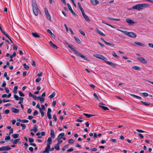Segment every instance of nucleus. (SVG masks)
Instances as JSON below:
<instances>
[{"mask_svg":"<svg viewBox=\"0 0 153 153\" xmlns=\"http://www.w3.org/2000/svg\"><path fill=\"white\" fill-rule=\"evenodd\" d=\"M20 139L19 138L15 139L13 142V144H16L20 141Z\"/></svg>","mask_w":153,"mask_h":153,"instance_id":"obj_24","label":"nucleus"},{"mask_svg":"<svg viewBox=\"0 0 153 153\" xmlns=\"http://www.w3.org/2000/svg\"><path fill=\"white\" fill-rule=\"evenodd\" d=\"M11 110L13 112L16 113H17L19 112V110L14 108H12Z\"/></svg>","mask_w":153,"mask_h":153,"instance_id":"obj_23","label":"nucleus"},{"mask_svg":"<svg viewBox=\"0 0 153 153\" xmlns=\"http://www.w3.org/2000/svg\"><path fill=\"white\" fill-rule=\"evenodd\" d=\"M132 68L134 70H139L140 69V68L137 66H134L132 67Z\"/></svg>","mask_w":153,"mask_h":153,"instance_id":"obj_35","label":"nucleus"},{"mask_svg":"<svg viewBox=\"0 0 153 153\" xmlns=\"http://www.w3.org/2000/svg\"><path fill=\"white\" fill-rule=\"evenodd\" d=\"M148 45L150 47L153 48V44L149 43Z\"/></svg>","mask_w":153,"mask_h":153,"instance_id":"obj_63","label":"nucleus"},{"mask_svg":"<svg viewBox=\"0 0 153 153\" xmlns=\"http://www.w3.org/2000/svg\"><path fill=\"white\" fill-rule=\"evenodd\" d=\"M17 46L15 45H14L13 46V49L15 50H17Z\"/></svg>","mask_w":153,"mask_h":153,"instance_id":"obj_60","label":"nucleus"},{"mask_svg":"<svg viewBox=\"0 0 153 153\" xmlns=\"http://www.w3.org/2000/svg\"><path fill=\"white\" fill-rule=\"evenodd\" d=\"M36 135L38 136L37 137V138H41V137H42V135H41L40 134V133L37 132L36 134Z\"/></svg>","mask_w":153,"mask_h":153,"instance_id":"obj_40","label":"nucleus"},{"mask_svg":"<svg viewBox=\"0 0 153 153\" xmlns=\"http://www.w3.org/2000/svg\"><path fill=\"white\" fill-rule=\"evenodd\" d=\"M28 122V120H27L24 119L22 120V123H27Z\"/></svg>","mask_w":153,"mask_h":153,"instance_id":"obj_46","label":"nucleus"},{"mask_svg":"<svg viewBox=\"0 0 153 153\" xmlns=\"http://www.w3.org/2000/svg\"><path fill=\"white\" fill-rule=\"evenodd\" d=\"M49 42L51 47L56 49L57 48V46L56 45L53 44L52 41H50Z\"/></svg>","mask_w":153,"mask_h":153,"instance_id":"obj_11","label":"nucleus"},{"mask_svg":"<svg viewBox=\"0 0 153 153\" xmlns=\"http://www.w3.org/2000/svg\"><path fill=\"white\" fill-rule=\"evenodd\" d=\"M112 55L113 56L116 58H119V56L117 55L116 53L114 51L113 52Z\"/></svg>","mask_w":153,"mask_h":153,"instance_id":"obj_31","label":"nucleus"},{"mask_svg":"<svg viewBox=\"0 0 153 153\" xmlns=\"http://www.w3.org/2000/svg\"><path fill=\"white\" fill-rule=\"evenodd\" d=\"M103 42L105 44L107 45H108L109 46H111L112 45V44H111V43L107 42L106 41H105L104 40H103Z\"/></svg>","mask_w":153,"mask_h":153,"instance_id":"obj_36","label":"nucleus"},{"mask_svg":"<svg viewBox=\"0 0 153 153\" xmlns=\"http://www.w3.org/2000/svg\"><path fill=\"white\" fill-rule=\"evenodd\" d=\"M64 133H62L60 134L58 136L57 139L59 140L62 138L63 137L64 135Z\"/></svg>","mask_w":153,"mask_h":153,"instance_id":"obj_15","label":"nucleus"},{"mask_svg":"<svg viewBox=\"0 0 153 153\" xmlns=\"http://www.w3.org/2000/svg\"><path fill=\"white\" fill-rule=\"evenodd\" d=\"M79 9H80V11H81L82 14H84V13H85L84 10H83V8L82 7H81V8H79Z\"/></svg>","mask_w":153,"mask_h":153,"instance_id":"obj_54","label":"nucleus"},{"mask_svg":"<svg viewBox=\"0 0 153 153\" xmlns=\"http://www.w3.org/2000/svg\"><path fill=\"white\" fill-rule=\"evenodd\" d=\"M28 140H29V142L31 143H33V141H34V140H33V138H30L29 137V138Z\"/></svg>","mask_w":153,"mask_h":153,"instance_id":"obj_50","label":"nucleus"},{"mask_svg":"<svg viewBox=\"0 0 153 153\" xmlns=\"http://www.w3.org/2000/svg\"><path fill=\"white\" fill-rule=\"evenodd\" d=\"M96 30L97 32L100 34L104 36H105V35L100 30L97 28V27L96 28Z\"/></svg>","mask_w":153,"mask_h":153,"instance_id":"obj_18","label":"nucleus"},{"mask_svg":"<svg viewBox=\"0 0 153 153\" xmlns=\"http://www.w3.org/2000/svg\"><path fill=\"white\" fill-rule=\"evenodd\" d=\"M21 126L22 127V130H24L25 129V128H26V126L25 124H21Z\"/></svg>","mask_w":153,"mask_h":153,"instance_id":"obj_49","label":"nucleus"},{"mask_svg":"<svg viewBox=\"0 0 153 153\" xmlns=\"http://www.w3.org/2000/svg\"><path fill=\"white\" fill-rule=\"evenodd\" d=\"M74 37L75 39L76 40V41H77V42L78 43H80V42H81L80 41L79 39L78 38V37Z\"/></svg>","mask_w":153,"mask_h":153,"instance_id":"obj_39","label":"nucleus"},{"mask_svg":"<svg viewBox=\"0 0 153 153\" xmlns=\"http://www.w3.org/2000/svg\"><path fill=\"white\" fill-rule=\"evenodd\" d=\"M50 134L52 138H55V135L54 133V132L53 129H51V130Z\"/></svg>","mask_w":153,"mask_h":153,"instance_id":"obj_12","label":"nucleus"},{"mask_svg":"<svg viewBox=\"0 0 153 153\" xmlns=\"http://www.w3.org/2000/svg\"><path fill=\"white\" fill-rule=\"evenodd\" d=\"M55 95L56 93L55 92H54L49 96V97L51 99H52L55 97Z\"/></svg>","mask_w":153,"mask_h":153,"instance_id":"obj_30","label":"nucleus"},{"mask_svg":"<svg viewBox=\"0 0 153 153\" xmlns=\"http://www.w3.org/2000/svg\"><path fill=\"white\" fill-rule=\"evenodd\" d=\"M141 102L144 105L146 106H149L150 104V103L147 102H143L142 101H141Z\"/></svg>","mask_w":153,"mask_h":153,"instance_id":"obj_33","label":"nucleus"},{"mask_svg":"<svg viewBox=\"0 0 153 153\" xmlns=\"http://www.w3.org/2000/svg\"><path fill=\"white\" fill-rule=\"evenodd\" d=\"M99 106L100 107L102 108L104 110H106L109 109L107 107L100 105V103L99 104Z\"/></svg>","mask_w":153,"mask_h":153,"instance_id":"obj_21","label":"nucleus"},{"mask_svg":"<svg viewBox=\"0 0 153 153\" xmlns=\"http://www.w3.org/2000/svg\"><path fill=\"white\" fill-rule=\"evenodd\" d=\"M74 142V140L72 139H71L70 140H69L68 141V142L71 144L73 143Z\"/></svg>","mask_w":153,"mask_h":153,"instance_id":"obj_38","label":"nucleus"},{"mask_svg":"<svg viewBox=\"0 0 153 153\" xmlns=\"http://www.w3.org/2000/svg\"><path fill=\"white\" fill-rule=\"evenodd\" d=\"M11 149V148L8 146H3L0 148V151H8Z\"/></svg>","mask_w":153,"mask_h":153,"instance_id":"obj_7","label":"nucleus"},{"mask_svg":"<svg viewBox=\"0 0 153 153\" xmlns=\"http://www.w3.org/2000/svg\"><path fill=\"white\" fill-rule=\"evenodd\" d=\"M3 34H4L5 36H7L9 39H10V38L9 37V36L8 35L7 33H6L5 32H4V33Z\"/></svg>","mask_w":153,"mask_h":153,"instance_id":"obj_47","label":"nucleus"},{"mask_svg":"<svg viewBox=\"0 0 153 153\" xmlns=\"http://www.w3.org/2000/svg\"><path fill=\"white\" fill-rule=\"evenodd\" d=\"M137 59H138L140 62H141L144 63V64H146V60L145 59V58L142 57H139L137 58Z\"/></svg>","mask_w":153,"mask_h":153,"instance_id":"obj_9","label":"nucleus"},{"mask_svg":"<svg viewBox=\"0 0 153 153\" xmlns=\"http://www.w3.org/2000/svg\"><path fill=\"white\" fill-rule=\"evenodd\" d=\"M117 30L129 37L132 38H135L137 37V35L136 34L133 32H128L126 31H124L119 29H117Z\"/></svg>","mask_w":153,"mask_h":153,"instance_id":"obj_4","label":"nucleus"},{"mask_svg":"<svg viewBox=\"0 0 153 153\" xmlns=\"http://www.w3.org/2000/svg\"><path fill=\"white\" fill-rule=\"evenodd\" d=\"M38 114V111L37 110H35L34 111V112H33V115L34 116H35V115H37Z\"/></svg>","mask_w":153,"mask_h":153,"instance_id":"obj_56","label":"nucleus"},{"mask_svg":"<svg viewBox=\"0 0 153 153\" xmlns=\"http://www.w3.org/2000/svg\"><path fill=\"white\" fill-rule=\"evenodd\" d=\"M32 4L33 7V11L34 15L37 16L38 13L39 12V10L37 7L35 1L33 0L32 2Z\"/></svg>","mask_w":153,"mask_h":153,"instance_id":"obj_5","label":"nucleus"},{"mask_svg":"<svg viewBox=\"0 0 153 153\" xmlns=\"http://www.w3.org/2000/svg\"><path fill=\"white\" fill-rule=\"evenodd\" d=\"M91 4L93 5H96L99 4V2L97 0H91Z\"/></svg>","mask_w":153,"mask_h":153,"instance_id":"obj_10","label":"nucleus"},{"mask_svg":"<svg viewBox=\"0 0 153 153\" xmlns=\"http://www.w3.org/2000/svg\"><path fill=\"white\" fill-rule=\"evenodd\" d=\"M16 56V52H14L12 55L10 56V59H12L13 57H15Z\"/></svg>","mask_w":153,"mask_h":153,"instance_id":"obj_37","label":"nucleus"},{"mask_svg":"<svg viewBox=\"0 0 153 153\" xmlns=\"http://www.w3.org/2000/svg\"><path fill=\"white\" fill-rule=\"evenodd\" d=\"M45 14L49 13L48 11V9L46 7L45 8Z\"/></svg>","mask_w":153,"mask_h":153,"instance_id":"obj_57","label":"nucleus"},{"mask_svg":"<svg viewBox=\"0 0 153 153\" xmlns=\"http://www.w3.org/2000/svg\"><path fill=\"white\" fill-rule=\"evenodd\" d=\"M32 34L33 36L36 38H39L40 37V36L36 33H32Z\"/></svg>","mask_w":153,"mask_h":153,"instance_id":"obj_22","label":"nucleus"},{"mask_svg":"<svg viewBox=\"0 0 153 153\" xmlns=\"http://www.w3.org/2000/svg\"><path fill=\"white\" fill-rule=\"evenodd\" d=\"M38 100H39L40 101L44 102L45 101V99L43 97H37Z\"/></svg>","mask_w":153,"mask_h":153,"instance_id":"obj_27","label":"nucleus"},{"mask_svg":"<svg viewBox=\"0 0 153 153\" xmlns=\"http://www.w3.org/2000/svg\"><path fill=\"white\" fill-rule=\"evenodd\" d=\"M64 25L66 31L68 32V29L67 25L65 24Z\"/></svg>","mask_w":153,"mask_h":153,"instance_id":"obj_61","label":"nucleus"},{"mask_svg":"<svg viewBox=\"0 0 153 153\" xmlns=\"http://www.w3.org/2000/svg\"><path fill=\"white\" fill-rule=\"evenodd\" d=\"M79 32L81 34H82L83 36H84L85 35V33L82 30H79Z\"/></svg>","mask_w":153,"mask_h":153,"instance_id":"obj_43","label":"nucleus"},{"mask_svg":"<svg viewBox=\"0 0 153 153\" xmlns=\"http://www.w3.org/2000/svg\"><path fill=\"white\" fill-rule=\"evenodd\" d=\"M134 43L136 45H139V46H144V44L139 42L136 41Z\"/></svg>","mask_w":153,"mask_h":153,"instance_id":"obj_28","label":"nucleus"},{"mask_svg":"<svg viewBox=\"0 0 153 153\" xmlns=\"http://www.w3.org/2000/svg\"><path fill=\"white\" fill-rule=\"evenodd\" d=\"M69 145L68 144L65 145L62 148V150L63 151H65L66 148L69 146Z\"/></svg>","mask_w":153,"mask_h":153,"instance_id":"obj_42","label":"nucleus"},{"mask_svg":"<svg viewBox=\"0 0 153 153\" xmlns=\"http://www.w3.org/2000/svg\"><path fill=\"white\" fill-rule=\"evenodd\" d=\"M67 5V6H68V8L69 10L71 11V12L73 14L75 15V13L74 12L73 10H72V8H71V6H70V4L68 3Z\"/></svg>","mask_w":153,"mask_h":153,"instance_id":"obj_13","label":"nucleus"},{"mask_svg":"<svg viewBox=\"0 0 153 153\" xmlns=\"http://www.w3.org/2000/svg\"><path fill=\"white\" fill-rule=\"evenodd\" d=\"M53 118L54 119V121L55 122H56L57 120V119L56 117V116L55 114H54L53 116Z\"/></svg>","mask_w":153,"mask_h":153,"instance_id":"obj_55","label":"nucleus"},{"mask_svg":"<svg viewBox=\"0 0 153 153\" xmlns=\"http://www.w3.org/2000/svg\"><path fill=\"white\" fill-rule=\"evenodd\" d=\"M59 143H57L54 147V148L57 150H59Z\"/></svg>","mask_w":153,"mask_h":153,"instance_id":"obj_26","label":"nucleus"},{"mask_svg":"<svg viewBox=\"0 0 153 153\" xmlns=\"http://www.w3.org/2000/svg\"><path fill=\"white\" fill-rule=\"evenodd\" d=\"M10 112V110L9 109H6L4 111V113L6 114H8Z\"/></svg>","mask_w":153,"mask_h":153,"instance_id":"obj_48","label":"nucleus"},{"mask_svg":"<svg viewBox=\"0 0 153 153\" xmlns=\"http://www.w3.org/2000/svg\"><path fill=\"white\" fill-rule=\"evenodd\" d=\"M83 114L87 118H90L91 117L94 116V115H93L88 114H86V113H84V114Z\"/></svg>","mask_w":153,"mask_h":153,"instance_id":"obj_25","label":"nucleus"},{"mask_svg":"<svg viewBox=\"0 0 153 153\" xmlns=\"http://www.w3.org/2000/svg\"><path fill=\"white\" fill-rule=\"evenodd\" d=\"M19 136V134H13L12 135V137L14 138H16L18 137Z\"/></svg>","mask_w":153,"mask_h":153,"instance_id":"obj_32","label":"nucleus"},{"mask_svg":"<svg viewBox=\"0 0 153 153\" xmlns=\"http://www.w3.org/2000/svg\"><path fill=\"white\" fill-rule=\"evenodd\" d=\"M52 139L51 137H49L48 139L47 144H49L50 145L52 143Z\"/></svg>","mask_w":153,"mask_h":153,"instance_id":"obj_20","label":"nucleus"},{"mask_svg":"<svg viewBox=\"0 0 153 153\" xmlns=\"http://www.w3.org/2000/svg\"><path fill=\"white\" fill-rule=\"evenodd\" d=\"M83 17L85 19L87 22H90V19L85 14V13L82 14Z\"/></svg>","mask_w":153,"mask_h":153,"instance_id":"obj_14","label":"nucleus"},{"mask_svg":"<svg viewBox=\"0 0 153 153\" xmlns=\"http://www.w3.org/2000/svg\"><path fill=\"white\" fill-rule=\"evenodd\" d=\"M47 146L45 150L42 152V153H49V151L50 150V145L49 144H47Z\"/></svg>","mask_w":153,"mask_h":153,"instance_id":"obj_8","label":"nucleus"},{"mask_svg":"<svg viewBox=\"0 0 153 153\" xmlns=\"http://www.w3.org/2000/svg\"><path fill=\"white\" fill-rule=\"evenodd\" d=\"M41 80V78H37L36 79V82H40Z\"/></svg>","mask_w":153,"mask_h":153,"instance_id":"obj_59","label":"nucleus"},{"mask_svg":"<svg viewBox=\"0 0 153 153\" xmlns=\"http://www.w3.org/2000/svg\"><path fill=\"white\" fill-rule=\"evenodd\" d=\"M129 94L131 96L134 97L136 99H139V100H140L141 99V98L140 97L137 96L135 95L134 94Z\"/></svg>","mask_w":153,"mask_h":153,"instance_id":"obj_19","label":"nucleus"},{"mask_svg":"<svg viewBox=\"0 0 153 153\" xmlns=\"http://www.w3.org/2000/svg\"><path fill=\"white\" fill-rule=\"evenodd\" d=\"M10 136H6L4 140H10Z\"/></svg>","mask_w":153,"mask_h":153,"instance_id":"obj_44","label":"nucleus"},{"mask_svg":"<svg viewBox=\"0 0 153 153\" xmlns=\"http://www.w3.org/2000/svg\"><path fill=\"white\" fill-rule=\"evenodd\" d=\"M19 95L21 97H24L25 95L21 91H19Z\"/></svg>","mask_w":153,"mask_h":153,"instance_id":"obj_41","label":"nucleus"},{"mask_svg":"<svg viewBox=\"0 0 153 153\" xmlns=\"http://www.w3.org/2000/svg\"><path fill=\"white\" fill-rule=\"evenodd\" d=\"M126 22L129 25H133L136 23V22L130 19H126Z\"/></svg>","mask_w":153,"mask_h":153,"instance_id":"obj_6","label":"nucleus"},{"mask_svg":"<svg viewBox=\"0 0 153 153\" xmlns=\"http://www.w3.org/2000/svg\"><path fill=\"white\" fill-rule=\"evenodd\" d=\"M14 96V98L16 100H19V97L18 96H17L15 94Z\"/></svg>","mask_w":153,"mask_h":153,"instance_id":"obj_51","label":"nucleus"},{"mask_svg":"<svg viewBox=\"0 0 153 153\" xmlns=\"http://www.w3.org/2000/svg\"><path fill=\"white\" fill-rule=\"evenodd\" d=\"M32 111V110L30 108H29L27 109V112L29 114H30Z\"/></svg>","mask_w":153,"mask_h":153,"instance_id":"obj_53","label":"nucleus"},{"mask_svg":"<svg viewBox=\"0 0 153 153\" xmlns=\"http://www.w3.org/2000/svg\"><path fill=\"white\" fill-rule=\"evenodd\" d=\"M41 114V116L42 117H44L45 115V113L44 111L42 110V109H41L39 110Z\"/></svg>","mask_w":153,"mask_h":153,"instance_id":"obj_29","label":"nucleus"},{"mask_svg":"<svg viewBox=\"0 0 153 153\" xmlns=\"http://www.w3.org/2000/svg\"><path fill=\"white\" fill-rule=\"evenodd\" d=\"M142 94L143 96L145 97H147L148 96V94L147 93H143Z\"/></svg>","mask_w":153,"mask_h":153,"instance_id":"obj_62","label":"nucleus"},{"mask_svg":"<svg viewBox=\"0 0 153 153\" xmlns=\"http://www.w3.org/2000/svg\"><path fill=\"white\" fill-rule=\"evenodd\" d=\"M47 116L48 118L49 119H51V113H47Z\"/></svg>","mask_w":153,"mask_h":153,"instance_id":"obj_45","label":"nucleus"},{"mask_svg":"<svg viewBox=\"0 0 153 153\" xmlns=\"http://www.w3.org/2000/svg\"><path fill=\"white\" fill-rule=\"evenodd\" d=\"M94 57L102 60L106 62L108 65L111 66L112 68H115L116 67V64L112 62L107 61V59L104 57L103 55L99 54H94L93 55Z\"/></svg>","mask_w":153,"mask_h":153,"instance_id":"obj_1","label":"nucleus"},{"mask_svg":"<svg viewBox=\"0 0 153 153\" xmlns=\"http://www.w3.org/2000/svg\"><path fill=\"white\" fill-rule=\"evenodd\" d=\"M149 6V5L147 4H140L133 6L132 7L128 8V10H131L134 9L140 10L147 7Z\"/></svg>","mask_w":153,"mask_h":153,"instance_id":"obj_2","label":"nucleus"},{"mask_svg":"<svg viewBox=\"0 0 153 153\" xmlns=\"http://www.w3.org/2000/svg\"><path fill=\"white\" fill-rule=\"evenodd\" d=\"M68 47L74 52V54L76 55L80 56L81 58L84 60L87 61L88 60V59L84 55L78 52L77 51H76L75 47H74L71 44H70L68 45Z\"/></svg>","mask_w":153,"mask_h":153,"instance_id":"obj_3","label":"nucleus"},{"mask_svg":"<svg viewBox=\"0 0 153 153\" xmlns=\"http://www.w3.org/2000/svg\"><path fill=\"white\" fill-rule=\"evenodd\" d=\"M47 31L48 33H50L51 35H52L53 34L51 31L49 29H48L47 30Z\"/></svg>","mask_w":153,"mask_h":153,"instance_id":"obj_58","label":"nucleus"},{"mask_svg":"<svg viewBox=\"0 0 153 153\" xmlns=\"http://www.w3.org/2000/svg\"><path fill=\"white\" fill-rule=\"evenodd\" d=\"M136 131H137L140 132L141 133H143V132H145V131H144L142 130L139 129H136Z\"/></svg>","mask_w":153,"mask_h":153,"instance_id":"obj_52","label":"nucleus"},{"mask_svg":"<svg viewBox=\"0 0 153 153\" xmlns=\"http://www.w3.org/2000/svg\"><path fill=\"white\" fill-rule=\"evenodd\" d=\"M37 130V126L36 125H34V127H33V128L32 129H31L30 130V131H33L35 133H36Z\"/></svg>","mask_w":153,"mask_h":153,"instance_id":"obj_17","label":"nucleus"},{"mask_svg":"<svg viewBox=\"0 0 153 153\" xmlns=\"http://www.w3.org/2000/svg\"><path fill=\"white\" fill-rule=\"evenodd\" d=\"M23 66H24V68L28 70L29 67L28 66H26V63H24L23 64Z\"/></svg>","mask_w":153,"mask_h":153,"instance_id":"obj_34","label":"nucleus"},{"mask_svg":"<svg viewBox=\"0 0 153 153\" xmlns=\"http://www.w3.org/2000/svg\"><path fill=\"white\" fill-rule=\"evenodd\" d=\"M74 150V149L72 147H71L70 149L67 150L68 152H71Z\"/></svg>","mask_w":153,"mask_h":153,"instance_id":"obj_64","label":"nucleus"},{"mask_svg":"<svg viewBox=\"0 0 153 153\" xmlns=\"http://www.w3.org/2000/svg\"><path fill=\"white\" fill-rule=\"evenodd\" d=\"M47 19L50 22L51 21V16L49 13L45 14Z\"/></svg>","mask_w":153,"mask_h":153,"instance_id":"obj_16","label":"nucleus"}]
</instances>
